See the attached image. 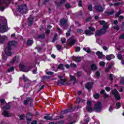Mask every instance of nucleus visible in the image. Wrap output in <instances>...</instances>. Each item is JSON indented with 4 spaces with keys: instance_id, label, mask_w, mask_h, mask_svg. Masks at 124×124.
Returning a JSON list of instances; mask_svg holds the SVG:
<instances>
[{
    "instance_id": "1",
    "label": "nucleus",
    "mask_w": 124,
    "mask_h": 124,
    "mask_svg": "<svg viewBox=\"0 0 124 124\" xmlns=\"http://www.w3.org/2000/svg\"><path fill=\"white\" fill-rule=\"evenodd\" d=\"M12 46H17V42L15 41H9L7 44V46L5 49V54L7 56L11 57L12 55V52L11 50H12Z\"/></svg>"
},
{
    "instance_id": "2",
    "label": "nucleus",
    "mask_w": 124,
    "mask_h": 124,
    "mask_svg": "<svg viewBox=\"0 0 124 124\" xmlns=\"http://www.w3.org/2000/svg\"><path fill=\"white\" fill-rule=\"evenodd\" d=\"M75 109H76V106L75 107H73V105L68 106V109H64L61 111V114L64 115V114H67L68 113L74 112V111H75Z\"/></svg>"
},
{
    "instance_id": "3",
    "label": "nucleus",
    "mask_w": 124,
    "mask_h": 124,
    "mask_svg": "<svg viewBox=\"0 0 124 124\" xmlns=\"http://www.w3.org/2000/svg\"><path fill=\"white\" fill-rule=\"evenodd\" d=\"M17 10L21 14H27V4H25L24 6L19 5L17 6Z\"/></svg>"
},
{
    "instance_id": "4",
    "label": "nucleus",
    "mask_w": 124,
    "mask_h": 124,
    "mask_svg": "<svg viewBox=\"0 0 124 124\" xmlns=\"http://www.w3.org/2000/svg\"><path fill=\"white\" fill-rule=\"evenodd\" d=\"M94 110L97 113H100L102 111V103L98 101L94 106Z\"/></svg>"
},
{
    "instance_id": "5",
    "label": "nucleus",
    "mask_w": 124,
    "mask_h": 124,
    "mask_svg": "<svg viewBox=\"0 0 124 124\" xmlns=\"http://www.w3.org/2000/svg\"><path fill=\"white\" fill-rule=\"evenodd\" d=\"M6 28V23L4 22L3 21H0V32L1 33H4L7 31Z\"/></svg>"
},
{
    "instance_id": "6",
    "label": "nucleus",
    "mask_w": 124,
    "mask_h": 124,
    "mask_svg": "<svg viewBox=\"0 0 124 124\" xmlns=\"http://www.w3.org/2000/svg\"><path fill=\"white\" fill-rule=\"evenodd\" d=\"M30 104V107H32V103H33V99L31 97H28L23 102V104L25 106H27L28 104Z\"/></svg>"
},
{
    "instance_id": "7",
    "label": "nucleus",
    "mask_w": 124,
    "mask_h": 124,
    "mask_svg": "<svg viewBox=\"0 0 124 124\" xmlns=\"http://www.w3.org/2000/svg\"><path fill=\"white\" fill-rule=\"evenodd\" d=\"M112 94H113L116 100H120V99H121V95H120V93H119V92H118L117 90L114 89L112 90Z\"/></svg>"
},
{
    "instance_id": "8",
    "label": "nucleus",
    "mask_w": 124,
    "mask_h": 124,
    "mask_svg": "<svg viewBox=\"0 0 124 124\" xmlns=\"http://www.w3.org/2000/svg\"><path fill=\"white\" fill-rule=\"evenodd\" d=\"M93 105V103L90 101H87V105H86V109L88 112H92V111H93V109L92 108V105Z\"/></svg>"
},
{
    "instance_id": "9",
    "label": "nucleus",
    "mask_w": 124,
    "mask_h": 124,
    "mask_svg": "<svg viewBox=\"0 0 124 124\" xmlns=\"http://www.w3.org/2000/svg\"><path fill=\"white\" fill-rule=\"evenodd\" d=\"M23 80H24V82L25 84L26 88H29L30 86H31V81L29 78H28L27 77H25V75H23Z\"/></svg>"
},
{
    "instance_id": "10",
    "label": "nucleus",
    "mask_w": 124,
    "mask_h": 124,
    "mask_svg": "<svg viewBox=\"0 0 124 124\" xmlns=\"http://www.w3.org/2000/svg\"><path fill=\"white\" fill-rule=\"evenodd\" d=\"M93 82L90 81L88 82L86 85H85V88L86 89H87L88 91H91L92 89V88H93Z\"/></svg>"
},
{
    "instance_id": "11",
    "label": "nucleus",
    "mask_w": 124,
    "mask_h": 124,
    "mask_svg": "<svg viewBox=\"0 0 124 124\" xmlns=\"http://www.w3.org/2000/svg\"><path fill=\"white\" fill-rule=\"evenodd\" d=\"M33 115L32 114V113H31V112H28L26 114V117H28L29 118L27 119V124H30V122L31 121V118H32Z\"/></svg>"
},
{
    "instance_id": "12",
    "label": "nucleus",
    "mask_w": 124,
    "mask_h": 124,
    "mask_svg": "<svg viewBox=\"0 0 124 124\" xmlns=\"http://www.w3.org/2000/svg\"><path fill=\"white\" fill-rule=\"evenodd\" d=\"M94 8L97 12H103V8L100 5H97L94 6Z\"/></svg>"
},
{
    "instance_id": "13",
    "label": "nucleus",
    "mask_w": 124,
    "mask_h": 124,
    "mask_svg": "<svg viewBox=\"0 0 124 124\" xmlns=\"http://www.w3.org/2000/svg\"><path fill=\"white\" fill-rule=\"evenodd\" d=\"M96 56H98V58L99 60H102L103 59V57H105L104 55H103V53L102 52H100L99 51H97L95 53Z\"/></svg>"
},
{
    "instance_id": "14",
    "label": "nucleus",
    "mask_w": 124,
    "mask_h": 124,
    "mask_svg": "<svg viewBox=\"0 0 124 124\" xmlns=\"http://www.w3.org/2000/svg\"><path fill=\"white\" fill-rule=\"evenodd\" d=\"M101 34H105V33L103 32V31L100 30H97L95 32V36H100Z\"/></svg>"
},
{
    "instance_id": "15",
    "label": "nucleus",
    "mask_w": 124,
    "mask_h": 124,
    "mask_svg": "<svg viewBox=\"0 0 124 124\" xmlns=\"http://www.w3.org/2000/svg\"><path fill=\"white\" fill-rule=\"evenodd\" d=\"M72 60L74 61V62H82V58H81L80 57L73 56L72 57Z\"/></svg>"
},
{
    "instance_id": "16",
    "label": "nucleus",
    "mask_w": 124,
    "mask_h": 124,
    "mask_svg": "<svg viewBox=\"0 0 124 124\" xmlns=\"http://www.w3.org/2000/svg\"><path fill=\"white\" fill-rule=\"evenodd\" d=\"M60 27H64L65 25H66V23H67V20L64 19L63 18L61 19L60 20Z\"/></svg>"
},
{
    "instance_id": "17",
    "label": "nucleus",
    "mask_w": 124,
    "mask_h": 124,
    "mask_svg": "<svg viewBox=\"0 0 124 124\" xmlns=\"http://www.w3.org/2000/svg\"><path fill=\"white\" fill-rule=\"evenodd\" d=\"M113 23L114 25H115V26H114L113 28L114 30H116V31H119L120 30V27H119V25H118V24H119V22H118L117 20H115L113 21Z\"/></svg>"
},
{
    "instance_id": "18",
    "label": "nucleus",
    "mask_w": 124,
    "mask_h": 124,
    "mask_svg": "<svg viewBox=\"0 0 124 124\" xmlns=\"http://www.w3.org/2000/svg\"><path fill=\"white\" fill-rule=\"evenodd\" d=\"M19 69L21 71H23V72H27V66L24 64H20Z\"/></svg>"
},
{
    "instance_id": "19",
    "label": "nucleus",
    "mask_w": 124,
    "mask_h": 124,
    "mask_svg": "<svg viewBox=\"0 0 124 124\" xmlns=\"http://www.w3.org/2000/svg\"><path fill=\"white\" fill-rule=\"evenodd\" d=\"M108 26L107 23H106L105 24H104L103 25V28L101 29V31H103V32L104 33H106L107 31V29H108Z\"/></svg>"
},
{
    "instance_id": "20",
    "label": "nucleus",
    "mask_w": 124,
    "mask_h": 124,
    "mask_svg": "<svg viewBox=\"0 0 124 124\" xmlns=\"http://www.w3.org/2000/svg\"><path fill=\"white\" fill-rule=\"evenodd\" d=\"M34 19V18H33V17L28 18V25L29 27H31V26H32V24H33Z\"/></svg>"
},
{
    "instance_id": "21",
    "label": "nucleus",
    "mask_w": 124,
    "mask_h": 124,
    "mask_svg": "<svg viewBox=\"0 0 124 124\" xmlns=\"http://www.w3.org/2000/svg\"><path fill=\"white\" fill-rule=\"evenodd\" d=\"M66 0H61L60 1L56 3V6L57 9H59V7H61L62 5V3H64L65 2Z\"/></svg>"
},
{
    "instance_id": "22",
    "label": "nucleus",
    "mask_w": 124,
    "mask_h": 124,
    "mask_svg": "<svg viewBox=\"0 0 124 124\" xmlns=\"http://www.w3.org/2000/svg\"><path fill=\"white\" fill-rule=\"evenodd\" d=\"M64 83H65V80L61 79L57 81V85H58V86H63Z\"/></svg>"
},
{
    "instance_id": "23",
    "label": "nucleus",
    "mask_w": 124,
    "mask_h": 124,
    "mask_svg": "<svg viewBox=\"0 0 124 124\" xmlns=\"http://www.w3.org/2000/svg\"><path fill=\"white\" fill-rule=\"evenodd\" d=\"M85 118H85L83 120L84 124H88V123H89V122H90V121H91V118H90V117H89V115H85Z\"/></svg>"
},
{
    "instance_id": "24",
    "label": "nucleus",
    "mask_w": 124,
    "mask_h": 124,
    "mask_svg": "<svg viewBox=\"0 0 124 124\" xmlns=\"http://www.w3.org/2000/svg\"><path fill=\"white\" fill-rule=\"evenodd\" d=\"M45 34L42 33L41 34L37 35L36 37L37 39H44V38H45Z\"/></svg>"
},
{
    "instance_id": "25",
    "label": "nucleus",
    "mask_w": 124,
    "mask_h": 124,
    "mask_svg": "<svg viewBox=\"0 0 124 124\" xmlns=\"http://www.w3.org/2000/svg\"><path fill=\"white\" fill-rule=\"evenodd\" d=\"M112 59H115V55L113 54H110L106 56V60L107 61H111Z\"/></svg>"
},
{
    "instance_id": "26",
    "label": "nucleus",
    "mask_w": 124,
    "mask_h": 124,
    "mask_svg": "<svg viewBox=\"0 0 124 124\" xmlns=\"http://www.w3.org/2000/svg\"><path fill=\"white\" fill-rule=\"evenodd\" d=\"M44 119L46 121H56V119H53L52 116H45Z\"/></svg>"
},
{
    "instance_id": "27",
    "label": "nucleus",
    "mask_w": 124,
    "mask_h": 124,
    "mask_svg": "<svg viewBox=\"0 0 124 124\" xmlns=\"http://www.w3.org/2000/svg\"><path fill=\"white\" fill-rule=\"evenodd\" d=\"M64 65H63V63H60L58 65L57 69L58 70L60 69V70L63 71V70H64Z\"/></svg>"
},
{
    "instance_id": "28",
    "label": "nucleus",
    "mask_w": 124,
    "mask_h": 124,
    "mask_svg": "<svg viewBox=\"0 0 124 124\" xmlns=\"http://www.w3.org/2000/svg\"><path fill=\"white\" fill-rule=\"evenodd\" d=\"M91 68L92 70L94 71V70H97L98 67L96 66V65L95 64H92L91 65Z\"/></svg>"
},
{
    "instance_id": "29",
    "label": "nucleus",
    "mask_w": 124,
    "mask_h": 124,
    "mask_svg": "<svg viewBox=\"0 0 124 124\" xmlns=\"http://www.w3.org/2000/svg\"><path fill=\"white\" fill-rule=\"evenodd\" d=\"M2 115L3 116H4V117H10L9 112L6 111V110L4 109V111L2 113Z\"/></svg>"
},
{
    "instance_id": "30",
    "label": "nucleus",
    "mask_w": 124,
    "mask_h": 124,
    "mask_svg": "<svg viewBox=\"0 0 124 124\" xmlns=\"http://www.w3.org/2000/svg\"><path fill=\"white\" fill-rule=\"evenodd\" d=\"M105 14H107V15H108V16L110 15H114V13H115V11L112 10L110 12L105 11Z\"/></svg>"
},
{
    "instance_id": "31",
    "label": "nucleus",
    "mask_w": 124,
    "mask_h": 124,
    "mask_svg": "<svg viewBox=\"0 0 124 124\" xmlns=\"http://www.w3.org/2000/svg\"><path fill=\"white\" fill-rule=\"evenodd\" d=\"M75 42H76L75 40L72 39L69 42L68 44H69V46H73V45H74L75 44Z\"/></svg>"
},
{
    "instance_id": "32",
    "label": "nucleus",
    "mask_w": 124,
    "mask_h": 124,
    "mask_svg": "<svg viewBox=\"0 0 124 124\" xmlns=\"http://www.w3.org/2000/svg\"><path fill=\"white\" fill-rule=\"evenodd\" d=\"M11 108V106L10 105L7 104L5 106L3 107L4 110H9L10 108Z\"/></svg>"
},
{
    "instance_id": "33",
    "label": "nucleus",
    "mask_w": 124,
    "mask_h": 124,
    "mask_svg": "<svg viewBox=\"0 0 124 124\" xmlns=\"http://www.w3.org/2000/svg\"><path fill=\"white\" fill-rule=\"evenodd\" d=\"M31 44H33V41L28 39L27 43V46H30V45H31Z\"/></svg>"
},
{
    "instance_id": "34",
    "label": "nucleus",
    "mask_w": 124,
    "mask_h": 124,
    "mask_svg": "<svg viewBox=\"0 0 124 124\" xmlns=\"http://www.w3.org/2000/svg\"><path fill=\"white\" fill-rule=\"evenodd\" d=\"M93 96L95 99H98V98H99L100 95H99V94L98 93H97L96 94H94L93 95Z\"/></svg>"
},
{
    "instance_id": "35",
    "label": "nucleus",
    "mask_w": 124,
    "mask_h": 124,
    "mask_svg": "<svg viewBox=\"0 0 124 124\" xmlns=\"http://www.w3.org/2000/svg\"><path fill=\"white\" fill-rule=\"evenodd\" d=\"M57 36H58V34L55 33L54 34V36L53 39H52V42H53V43L56 42V40H57Z\"/></svg>"
},
{
    "instance_id": "36",
    "label": "nucleus",
    "mask_w": 124,
    "mask_h": 124,
    "mask_svg": "<svg viewBox=\"0 0 124 124\" xmlns=\"http://www.w3.org/2000/svg\"><path fill=\"white\" fill-rule=\"evenodd\" d=\"M117 58L118 60H120V61H122L123 59V55H122L121 54H117Z\"/></svg>"
},
{
    "instance_id": "37",
    "label": "nucleus",
    "mask_w": 124,
    "mask_h": 124,
    "mask_svg": "<svg viewBox=\"0 0 124 124\" xmlns=\"http://www.w3.org/2000/svg\"><path fill=\"white\" fill-rule=\"evenodd\" d=\"M71 34V29H69L68 31L66 33V36L68 37L70 36V34Z\"/></svg>"
},
{
    "instance_id": "38",
    "label": "nucleus",
    "mask_w": 124,
    "mask_h": 124,
    "mask_svg": "<svg viewBox=\"0 0 124 124\" xmlns=\"http://www.w3.org/2000/svg\"><path fill=\"white\" fill-rule=\"evenodd\" d=\"M4 40H5V38H4V36H2L1 38L0 39V43H3L4 42Z\"/></svg>"
},
{
    "instance_id": "39",
    "label": "nucleus",
    "mask_w": 124,
    "mask_h": 124,
    "mask_svg": "<svg viewBox=\"0 0 124 124\" xmlns=\"http://www.w3.org/2000/svg\"><path fill=\"white\" fill-rule=\"evenodd\" d=\"M99 65L100 66L104 67V66H105V62L103 61H101L99 62Z\"/></svg>"
},
{
    "instance_id": "40",
    "label": "nucleus",
    "mask_w": 124,
    "mask_h": 124,
    "mask_svg": "<svg viewBox=\"0 0 124 124\" xmlns=\"http://www.w3.org/2000/svg\"><path fill=\"white\" fill-rule=\"evenodd\" d=\"M80 50H81V48L79 46H76L75 48V52H80Z\"/></svg>"
},
{
    "instance_id": "41",
    "label": "nucleus",
    "mask_w": 124,
    "mask_h": 124,
    "mask_svg": "<svg viewBox=\"0 0 124 124\" xmlns=\"http://www.w3.org/2000/svg\"><path fill=\"white\" fill-rule=\"evenodd\" d=\"M70 76V80L71 81H74V82H76V78L75 77H73V76Z\"/></svg>"
},
{
    "instance_id": "42",
    "label": "nucleus",
    "mask_w": 124,
    "mask_h": 124,
    "mask_svg": "<svg viewBox=\"0 0 124 124\" xmlns=\"http://www.w3.org/2000/svg\"><path fill=\"white\" fill-rule=\"evenodd\" d=\"M78 5V6H80V7H83V1H82V0H79Z\"/></svg>"
},
{
    "instance_id": "43",
    "label": "nucleus",
    "mask_w": 124,
    "mask_h": 124,
    "mask_svg": "<svg viewBox=\"0 0 124 124\" xmlns=\"http://www.w3.org/2000/svg\"><path fill=\"white\" fill-rule=\"evenodd\" d=\"M65 7L67 9H69V8H71V6H70V4L67 3L65 5Z\"/></svg>"
},
{
    "instance_id": "44",
    "label": "nucleus",
    "mask_w": 124,
    "mask_h": 124,
    "mask_svg": "<svg viewBox=\"0 0 124 124\" xmlns=\"http://www.w3.org/2000/svg\"><path fill=\"white\" fill-rule=\"evenodd\" d=\"M88 10L89 11H93V5L92 4H89L88 5Z\"/></svg>"
},
{
    "instance_id": "45",
    "label": "nucleus",
    "mask_w": 124,
    "mask_h": 124,
    "mask_svg": "<svg viewBox=\"0 0 124 124\" xmlns=\"http://www.w3.org/2000/svg\"><path fill=\"white\" fill-rule=\"evenodd\" d=\"M81 98H80V97H77L76 98V102H77V103H78V104L80 103V102H81Z\"/></svg>"
},
{
    "instance_id": "46",
    "label": "nucleus",
    "mask_w": 124,
    "mask_h": 124,
    "mask_svg": "<svg viewBox=\"0 0 124 124\" xmlns=\"http://www.w3.org/2000/svg\"><path fill=\"white\" fill-rule=\"evenodd\" d=\"M85 33L86 35H89V34H91V31L89 30H85Z\"/></svg>"
},
{
    "instance_id": "47",
    "label": "nucleus",
    "mask_w": 124,
    "mask_h": 124,
    "mask_svg": "<svg viewBox=\"0 0 124 124\" xmlns=\"http://www.w3.org/2000/svg\"><path fill=\"white\" fill-rule=\"evenodd\" d=\"M14 71V67H10L8 70V72H12V71Z\"/></svg>"
},
{
    "instance_id": "48",
    "label": "nucleus",
    "mask_w": 124,
    "mask_h": 124,
    "mask_svg": "<svg viewBox=\"0 0 124 124\" xmlns=\"http://www.w3.org/2000/svg\"><path fill=\"white\" fill-rule=\"evenodd\" d=\"M116 107H117V108L119 109L120 108H121V103L120 102H117L116 103Z\"/></svg>"
},
{
    "instance_id": "49",
    "label": "nucleus",
    "mask_w": 124,
    "mask_h": 124,
    "mask_svg": "<svg viewBox=\"0 0 124 124\" xmlns=\"http://www.w3.org/2000/svg\"><path fill=\"white\" fill-rule=\"evenodd\" d=\"M47 79H50V77L47 76H44L43 77V80H47Z\"/></svg>"
},
{
    "instance_id": "50",
    "label": "nucleus",
    "mask_w": 124,
    "mask_h": 124,
    "mask_svg": "<svg viewBox=\"0 0 124 124\" xmlns=\"http://www.w3.org/2000/svg\"><path fill=\"white\" fill-rule=\"evenodd\" d=\"M113 65H114V63H111L110 64H109L108 66V69H111V68H112V66H113Z\"/></svg>"
},
{
    "instance_id": "51",
    "label": "nucleus",
    "mask_w": 124,
    "mask_h": 124,
    "mask_svg": "<svg viewBox=\"0 0 124 124\" xmlns=\"http://www.w3.org/2000/svg\"><path fill=\"white\" fill-rule=\"evenodd\" d=\"M16 58H17V57H16V56L14 58V59L12 61H10V63H14V62H15V61H16Z\"/></svg>"
},
{
    "instance_id": "52",
    "label": "nucleus",
    "mask_w": 124,
    "mask_h": 124,
    "mask_svg": "<svg viewBox=\"0 0 124 124\" xmlns=\"http://www.w3.org/2000/svg\"><path fill=\"white\" fill-rule=\"evenodd\" d=\"M78 16H83V12L82 11H79L78 12Z\"/></svg>"
},
{
    "instance_id": "53",
    "label": "nucleus",
    "mask_w": 124,
    "mask_h": 124,
    "mask_svg": "<svg viewBox=\"0 0 124 124\" xmlns=\"http://www.w3.org/2000/svg\"><path fill=\"white\" fill-rule=\"evenodd\" d=\"M33 68L32 66H29V67H27V72H29L31 69Z\"/></svg>"
},
{
    "instance_id": "54",
    "label": "nucleus",
    "mask_w": 124,
    "mask_h": 124,
    "mask_svg": "<svg viewBox=\"0 0 124 124\" xmlns=\"http://www.w3.org/2000/svg\"><path fill=\"white\" fill-rule=\"evenodd\" d=\"M56 48H57V50L60 51V50H61L62 49V46H61L60 45H57L56 46Z\"/></svg>"
},
{
    "instance_id": "55",
    "label": "nucleus",
    "mask_w": 124,
    "mask_h": 124,
    "mask_svg": "<svg viewBox=\"0 0 124 124\" xmlns=\"http://www.w3.org/2000/svg\"><path fill=\"white\" fill-rule=\"evenodd\" d=\"M89 30H90V31H95V29H94V28L90 26L89 27Z\"/></svg>"
},
{
    "instance_id": "56",
    "label": "nucleus",
    "mask_w": 124,
    "mask_h": 124,
    "mask_svg": "<svg viewBox=\"0 0 124 124\" xmlns=\"http://www.w3.org/2000/svg\"><path fill=\"white\" fill-rule=\"evenodd\" d=\"M71 67H74L76 68V67H77V65L75 63H71L70 64Z\"/></svg>"
},
{
    "instance_id": "57",
    "label": "nucleus",
    "mask_w": 124,
    "mask_h": 124,
    "mask_svg": "<svg viewBox=\"0 0 124 124\" xmlns=\"http://www.w3.org/2000/svg\"><path fill=\"white\" fill-rule=\"evenodd\" d=\"M120 15H121V11H119L116 14L115 17L116 18H118L120 16Z\"/></svg>"
},
{
    "instance_id": "58",
    "label": "nucleus",
    "mask_w": 124,
    "mask_h": 124,
    "mask_svg": "<svg viewBox=\"0 0 124 124\" xmlns=\"http://www.w3.org/2000/svg\"><path fill=\"white\" fill-rule=\"evenodd\" d=\"M109 80L110 81H113L114 80V78H113V74H109Z\"/></svg>"
},
{
    "instance_id": "59",
    "label": "nucleus",
    "mask_w": 124,
    "mask_h": 124,
    "mask_svg": "<svg viewBox=\"0 0 124 124\" xmlns=\"http://www.w3.org/2000/svg\"><path fill=\"white\" fill-rule=\"evenodd\" d=\"M0 102L1 104H4V103H5V99H0Z\"/></svg>"
},
{
    "instance_id": "60",
    "label": "nucleus",
    "mask_w": 124,
    "mask_h": 124,
    "mask_svg": "<svg viewBox=\"0 0 124 124\" xmlns=\"http://www.w3.org/2000/svg\"><path fill=\"white\" fill-rule=\"evenodd\" d=\"M66 41V39H65V38H63L62 39H61V42L63 44L65 43Z\"/></svg>"
},
{
    "instance_id": "61",
    "label": "nucleus",
    "mask_w": 124,
    "mask_h": 124,
    "mask_svg": "<svg viewBox=\"0 0 124 124\" xmlns=\"http://www.w3.org/2000/svg\"><path fill=\"white\" fill-rule=\"evenodd\" d=\"M20 119V120H24L25 118V114H21L20 116H19Z\"/></svg>"
},
{
    "instance_id": "62",
    "label": "nucleus",
    "mask_w": 124,
    "mask_h": 124,
    "mask_svg": "<svg viewBox=\"0 0 124 124\" xmlns=\"http://www.w3.org/2000/svg\"><path fill=\"white\" fill-rule=\"evenodd\" d=\"M100 25H105L106 23H105V21L104 20H101L99 21Z\"/></svg>"
},
{
    "instance_id": "63",
    "label": "nucleus",
    "mask_w": 124,
    "mask_h": 124,
    "mask_svg": "<svg viewBox=\"0 0 124 124\" xmlns=\"http://www.w3.org/2000/svg\"><path fill=\"white\" fill-rule=\"evenodd\" d=\"M46 74L47 75H53V74H54V72L48 71L46 72Z\"/></svg>"
},
{
    "instance_id": "64",
    "label": "nucleus",
    "mask_w": 124,
    "mask_h": 124,
    "mask_svg": "<svg viewBox=\"0 0 124 124\" xmlns=\"http://www.w3.org/2000/svg\"><path fill=\"white\" fill-rule=\"evenodd\" d=\"M120 84H121V85H124V78H123L120 80Z\"/></svg>"
}]
</instances>
